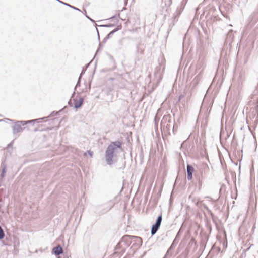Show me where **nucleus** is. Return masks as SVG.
<instances>
[{"label": "nucleus", "mask_w": 258, "mask_h": 258, "mask_svg": "<svg viewBox=\"0 0 258 258\" xmlns=\"http://www.w3.org/2000/svg\"><path fill=\"white\" fill-rule=\"evenodd\" d=\"M82 73L81 74L79 78V79H78V82L76 85V87H75V89H76L78 87L80 86V78L81 77V75H82Z\"/></svg>", "instance_id": "nucleus-12"}, {"label": "nucleus", "mask_w": 258, "mask_h": 258, "mask_svg": "<svg viewBox=\"0 0 258 258\" xmlns=\"http://www.w3.org/2000/svg\"><path fill=\"white\" fill-rule=\"evenodd\" d=\"M122 144L119 141L112 142L109 145L105 151V157L106 163L112 165L117 162L118 153L122 149Z\"/></svg>", "instance_id": "nucleus-1"}, {"label": "nucleus", "mask_w": 258, "mask_h": 258, "mask_svg": "<svg viewBox=\"0 0 258 258\" xmlns=\"http://www.w3.org/2000/svg\"><path fill=\"white\" fill-rule=\"evenodd\" d=\"M89 19L92 21H93V20L92 19H91V18H89Z\"/></svg>", "instance_id": "nucleus-18"}, {"label": "nucleus", "mask_w": 258, "mask_h": 258, "mask_svg": "<svg viewBox=\"0 0 258 258\" xmlns=\"http://www.w3.org/2000/svg\"><path fill=\"white\" fill-rule=\"evenodd\" d=\"M155 75L158 78V81L159 82L161 79H162V76L160 73H155Z\"/></svg>", "instance_id": "nucleus-11"}, {"label": "nucleus", "mask_w": 258, "mask_h": 258, "mask_svg": "<svg viewBox=\"0 0 258 258\" xmlns=\"http://www.w3.org/2000/svg\"><path fill=\"white\" fill-rule=\"evenodd\" d=\"M74 107L76 108H78L83 104V98H79V100H77L76 99H74Z\"/></svg>", "instance_id": "nucleus-7"}, {"label": "nucleus", "mask_w": 258, "mask_h": 258, "mask_svg": "<svg viewBox=\"0 0 258 258\" xmlns=\"http://www.w3.org/2000/svg\"><path fill=\"white\" fill-rule=\"evenodd\" d=\"M1 167H2V171L0 175V182L2 181L3 178L5 176L7 166L4 162H2L1 164Z\"/></svg>", "instance_id": "nucleus-6"}, {"label": "nucleus", "mask_w": 258, "mask_h": 258, "mask_svg": "<svg viewBox=\"0 0 258 258\" xmlns=\"http://www.w3.org/2000/svg\"><path fill=\"white\" fill-rule=\"evenodd\" d=\"M53 251H54V253L56 255H60L63 252L62 249L60 245H58V246L54 247L53 249Z\"/></svg>", "instance_id": "nucleus-8"}, {"label": "nucleus", "mask_w": 258, "mask_h": 258, "mask_svg": "<svg viewBox=\"0 0 258 258\" xmlns=\"http://www.w3.org/2000/svg\"><path fill=\"white\" fill-rule=\"evenodd\" d=\"M137 239H138V241H140V242H142V239L140 237H137Z\"/></svg>", "instance_id": "nucleus-16"}, {"label": "nucleus", "mask_w": 258, "mask_h": 258, "mask_svg": "<svg viewBox=\"0 0 258 258\" xmlns=\"http://www.w3.org/2000/svg\"><path fill=\"white\" fill-rule=\"evenodd\" d=\"M87 153L91 157H92L93 154V152L92 151L89 150L87 151Z\"/></svg>", "instance_id": "nucleus-13"}, {"label": "nucleus", "mask_w": 258, "mask_h": 258, "mask_svg": "<svg viewBox=\"0 0 258 258\" xmlns=\"http://www.w3.org/2000/svg\"><path fill=\"white\" fill-rule=\"evenodd\" d=\"M194 172V167L189 164L187 165V177L188 180L192 179V173Z\"/></svg>", "instance_id": "nucleus-5"}, {"label": "nucleus", "mask_w": 258, "mask_h": 258, "mask_svg": "<svg viewBox=\"0 0 258 258\" xmlns=\"http://www.w3.org/2000/svg\"><path fill=\"white\" fill-rule=\"evenodd\" d=\"M45 117L42 118H39L37 119H33L29 121H17L13 126V132L14 134H17L19 132H21L22 131L23 128H22V126H24L27 123H31V122H34L37 121V122H39V120L41 119H44Z\"/></svg>", "instance_id": "nucleus-2"}, {"label": "nucleus", "mask_w": 258, "mask_h": 258, "mask_svg": "<svg viewBox=\"0 0 258 258\" xmlns=\"http://www.w3.org/2000/svg\"><path fill=\"white\" fill-rule=\"evenodd\" d=\"M113 25H112V24H109V25H101L100 26H102V27H112Z\"/></svg>", "instance_id": "nucleus-14"}, {"label": "nucleus", "mask_w": 258, "mask_h": 258, "mask_svg": "<svg viewBox=\"0 0 258 258\" xmlns=\"http://www.w3.org/2000/svg\"><path fill=\"white\" fill-rule=\"evenodd\" d=\"M97 31L98 35H99V32H98V29H97Z\"/></svg>", "instance_id": "nucleus-17"}, {"label": "nucleus", "mask_w": 258, "mask_h": 258, "mask_svg": "<svg viewBox=\"0 0 258 258\" xmlns=\"http://www.w3.org/2000/svg\"><path fill=\"white\" fill-rule=\"evenodd\" d=\"M162 220V215L158 216L155 224L153 225L151 228V233L152 235H154L159 228Z\"/></svg>", "instance_id": "nucleus-3"}, {"label": "nucleus", "mask_w": 258, "mask_h": 258, "mask_svg": "<svg viewBox=\"0 0 258 258\" xmlns=\"http://www.w3.org/2000/svg\"><path fill=\"white\" fill-rule=\"evenodd\" d=\"M204 207L205 209H206L208 211H210L208 209V207L206 205H204Z\"/></svg>", "instance_id": "nucleus-15"}, {"label": "nucleus", "mask_w": 258, "mask_h": 258, "mask_svg": "<svg viewBox=\"0 0 258 258\" xmlns=\"http://www.w3.org/2000/svg\"><path fill=\"white\" fill-rule=\"evenodd\" d=\"M121 28V27H118L113 30H112V31H111L107 35V36L106 37V38H105V39H109L110 38H111L112 36V35L116 31H117L118 30H119Z\"/></svg>", "instance_id": "nucleus-9"}, {"label": "nucleus", "mask_w": 258, "mask_h": 258, "mask_svg": "<svg viewBox=\"0 0 258 258\" xmlns=\"http://www.w3.org/2000/svg\"><path fill=\"white\" fill-rule=\"evenodd\" d=\"M162 220V215L158 216L155 224L153 225L151 228V233L152 235H154L159 228Z\"/></svg>", "instance_id": "nucleus-4"}, {"label": "nucleus", "mask_w": 258, "mask_h": 258, "mask_svg": "<svg viewBox=\"0 0 258 258\" xmlns=\"http://www.w3.org/2000/svg\"><path fill=\"white\" fill-rule=\"evenodd\" d=\"M4 236H5L4 232L3 230V229L2 228V227L0 226V240L4 238Z\"/></svg>", "instance_id": "nucleus-10"}]
</instances>
